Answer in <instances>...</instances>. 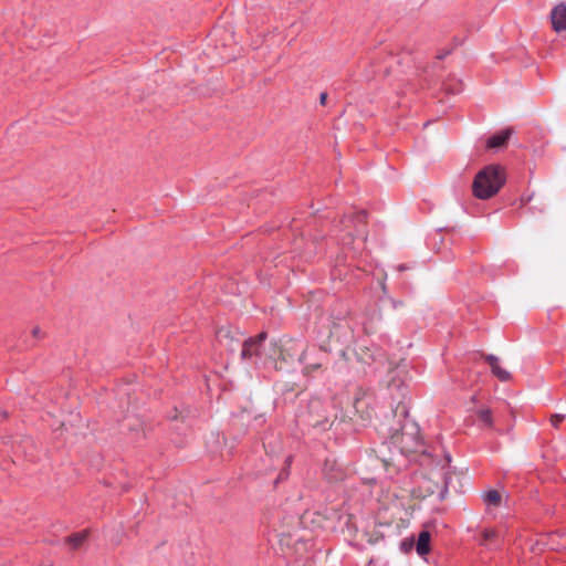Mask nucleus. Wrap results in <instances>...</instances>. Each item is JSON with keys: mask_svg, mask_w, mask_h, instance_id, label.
I'll return each instance as SVG.
<instances>
[{"mask_svg": "<svg viewBox=\"0 0 566 566\" xmlns=\"http://www.w3.org/2000/svg\"><path fill=\"white\" fill-rule=\"evenodd\" d=\"M356 231H357V233L364 234V231H361V230L357 229Z\"/></svg>", "mask_w": 566, "mask_h": 566, "instance_id": "29", "label": "nucleus"}, {"mask_svg": "<svg viewBox=\"0 0 566 566\" xmlns=\"http://www.w3.org/2000/svg\"><path fill=\"white\" fill-rule=\"evenodd\" d=\"M217 338L220 344L224 345L230 350H234L235 349L234 344L240 343V339L239 338L235 339L229 328H220L217 332Z\"/></svg>", "mask_w": 566, "mask_h": 566, "instance_id": "11", "label": "nucleus"}, {"mask_svg": "<svg viewBox=\"0 0 566 566\" xmlns=\"http://www.w3.org/2000/svg\"><path fill=\"white\" fill-rule=\"evenodd\" d=\"M565 416L564 415H553L551 417V423L552 426H554L555 428H557L559 426V423L564 420Z\"/></svg>", "mask_w": 566, "mask_h": 566, "instance_id": "22", "label": "nucleus"}, {"mask_svg": "<svg viewBox=\"0 0 566 566\" xmlns=\"http://www.w3.org/2000/svg\"><path fill=\"white\" fill-rule=\"evenodd\" d=\"M478 417L485 426H492V416L489 409H481L478 412Z\"/></svg>", "mask_w": 566, "mask_h": 566, "instance_id": "18", "label": "nucleus"}, {"mask_svg": "<svg viewBox=\"0 0 566 566\" xmlns=\"http://www.w3.org/2000/svg\"><path fill=\"white\" fill-rule=\"evenodd\" d=\"M266 338V334L260 333L256 337L245 339L243 342V348L241 352L242 359L252 360L261 359L262 356H265L268 348L264 347V340Z\"/></svg>", "mask_w": 566, "mask_h": 566, "instance_id": "4", "label": "nucleus"}, {"mask_svg": "<svg viewBox=\"0 0 566 566\" xmlns=\"http://www.w3.org/2000/svg\"><path fill=\"white\" fill-rule=\"evenodd\" d=\"M380 463H381V465L384 467L385 470H388V468L390 465V462L388 460L381 459Z\"/></svg>", "mask_w": 566, "mask_h": 566, "instance_id": "24", "label": "nucleus"}, {"mask_svg": "<svg viewBox=\"0 0 566 566\" xmlns=\"http://www.w3.org/2000/svg\"><path fill=\"white\" fill-rule=\"evenodd\" d=\"M481 535L482 538L480 541V544L484 546L488 545L489 542L494 541L499 536L497 531L494 528H485Z\"/></svg>", "mask_w": 566, "mask_h": 566, "instance_id": "17", "label": "nucleus"}, {"mask_svg": "<svg viewBox=\"0 0 566 566\" xmlns=\"http://www.w3.org/2000/svg\"><path fill=\"white\" fill-rule=\"evenodd\" d=\"M363 325L367 334H374L377 331V324L373 319L364 322Z\"/></svg>", "mask_w": 566, "mask_h": 566, "instance_id": "21", "label": "nucleus"}, {"mask_svg": "<svg viewBox=\"0 0 566 566\" xmlns=\"http://www.w3.org/2000/svg\"><path fill=\"white\" fill-rule=\"evenodd\" d=\"M485 361L490 365L492 374L501 381L511 379V373L500 365V360L494 355H484Z\"/></svg>", "mask_w": 566, "mask_h": 566, "instance_id": "8", "label": "nucleus"}, {"mask_svg": "<svg viewBox=\"0 0 566 566\" xmlns=\"http://www.w3.org/2000/svg\"><path fill=\"white\" fill-rule=\"evenodd\" d=\"M311 353L310 350L306 348L303 350V353L301 354L298 360L304 364V368H303V374L304 375H312L313 373L319 370L323 366L322 361H310L308 357H310Z\"/></svg>", "mask_w": 566, "mask_h": 566, "instance_id": "10", "label": "nucleus"}, {"mask_svg": "<svg viewBox=\"0 0 566 566\" xmlns=\"http://www.w3.org/2000/svg\"><path fill=\"white\" fill-rule=\"evenodd\" d=\"M431 534L428 531L420 532L416 543V551L419 556H424L430 552Z\"/></svg>", "mask_w": 566, "mask_h": 566, "instance_id": "12", "label": "nucleus"}, {"mask_svg": "<svg viewBox=\"0 0 566 566\" xmlns=\"http://www.w3.org/2000/svg\"><path fill=\"white\" fill-rule=\"evenodd\" d=\"M552 27L555 32L566 31V6L557 4L551 11Z\"/></svg>", "mask_w": 566, "mask_h": 566, "instance_id": "7", "label": "nucleus"}, {"mask_svg": "<svg viewBox=\"0 0 566 566\" xmlns=\"http://www.w3.org/2000/svg\"><path fill=\"white\" fill-rule=\"evenodd\" d=\"M360 359L365 364H376L378 369L386 371L381 385L391 399L390 406L395 417L401 420L399 428H381V433L389 437L390 444L401 454L420 451L422 447L420 429L413 420L408 418L406 403L408 390L403 380L405 369L401 368V360H389L381 352L373 353L369 348H361Z\"/></svg>", "mask_w": 566, "mask_h": 566, "instance_id": "1", "label": "nucleus"}, {"mask_svg": "<svg viewBox=\"0 0 566 566\" xmlns=\"http://www.w3.org/2000/svg\"><path fill=\"white\" fill-rule=\"evenodd\" d=\"M86 538H87V532L83 531V532L72 534L71 536L67 537L66 541H67V544L73 549H77L82 546V544L86 541Z\"/></svg>", "mask_w": 566, "mask_h": 566, "instance_id": "15", "label": "nucleus"}, {"mask_svg": "<svg viewBox=\"0 0 566 566\" xmlns=\"http://www.w3.org/2000/svg\"><path fill=\"white\" fill-rule=\"evenodd\" d=\"M438 489V484L432 482L429 479L423 478L422 482L419 484L418 489L413 492V494L418 497H426L436 492Z\"/></svg>", "mask_w": 566, "mask_h": 566, "instance_id": "13", "label": "nucleus"}, {"mask_svg": "<svg viewBox=\"0 0 566 566\" xmlns=\"http://www.w3.org/2000/svg\"><path fill=\"white\" fill-rule=\"evenodd\" d=\"M501 494L496 490L488 491L483 495V501L489 506H499L501 504Z\"/></svg>", "mask_w": 566, "mask_h": 566, "instance_id": "16", "label": "nucleus"}, {"mask_svg": "<svg viewBox=\"0 0 566 566\" xmlns=\"http://www.w3.org/2000/svg\"><path fill=\"white\" fill-rule=\"evenodd\" d=\"M324 473H325V476L332 482L340 481L345 476L344 471L338 467V464L334 460L333 461L327 460L325 462Z\"/></svg>", "mask_w": 566, "mask_h": 566, "instance_id": "9", "label": "nucleus"}, {"mask_svg": "<svg viewBox=\"0 0 566 566\" xmlns=\"http://www.w3.org/2000/svg\"><path fill=\"white\" fill-rule=\"evenodd\" d=\"M293 343L287 342L285 345H282L277 342L270 343V346L265 353V358L273 360L274 368L276 370L283 369V364L287 360H293L294 354Z\"/></svg>", "mask_w": 566, "mask_h": 566, "instance_id": "3", "label": "nucleus"}, {"mask_svg": "<svg viewBox=\"0 0 566 566\" xmlns=\"http://www.w3.org/2000/svg\"><path fill=\"white\" fill-rule=\"evenodd\" d=\"M446 492H447V489H446V488H443V490H442V491H441V493H440V499H441V500L444 497V493H446Z\"/></svg>", "mask_w": 566, "mask_h": 566, "instance_id": "26", "label": "nucleus"}, {"mask_svg": "<svg viewBox=\"0 0 566 566\" xmlns=\"http://www.w3.org/2000/svg\"><path fill=\"white\" fill-rule=\"evenodd\" d=\"M510 136H511V130H509V129L503 130L499 134H495L488 139L486 147L488 148H500L503 145H505V143L507 142Z\"/></svg>", "mask_w": 566, "mask_h": 566, "instance_id": "14", "label": "nucleus"}, {"mask_svg": "<svg viewBox=\"0 0 566 566\" xmlns=\"http://www.w3.org/2000/svg\"><path fill=\"white\" fill-rule=\"evenodd\" d=\"M415 546V538L413 537H409V538H406L405 541H402L401 543V549L405 552V553H408L410 552Z\"/></svg>", "mask_w": 566, "mask_h": 566, "instance_id": "20", "label": "nucleus"}, {"mask_svg": "<svg viewBox=\"0 0 566 566\" xmlns=\"http://www.w3.org/2000/svg\"><path fill=\"white\" fill-rule=\"evenodd\" d=\"M32 335H33L34 337H39V336H40V328H39V327H34V328L32 329Z\"/></svg>", "mask_w": 566, "mask_h": 566, "instance_id": "25", "label": "nucleus"}, {"mask_svg": "<svg viewBox=\"0 0 566 566\" xmlns=\"http://www.w3.org/2000/svg\"><path fill=\"white\" fill-rule=\"evenodd\" d=\"M310 412L313 413V419L310 420V424L313 427H325L329 421V417L325 415L324 406L321 400L315 399L310 402Z\"/></svg>", "mask_w": 566, "mask_h": 566, "instance_id": "6", "label": "nucleus"}, {"mask_svg": "<svg viewBox=\"0 0 566 566\" xmlns=\"http://www.w3.org/2000/svg\"><path fill=\"white\" fill-rule=\"evenodd\" d=\"M366 213L365 211H359L355 214L353 219H348L346 222H355V227H363L365 224Z\"/></svg>", "mask_w": 566, "mask_h": 566, "instance_id": "19", "label": "nucleus"}, {"mask_svg": "<svg viewBox=\"0 0 566 566\" xmlns=\"http://www.w3.org/2000/svg\"><path fill=\"white\" fill-rule=\"evenodd\" d=\"M326 99H327V94L326 93H322L321 96H319L321 104L325 105L326 104Z\"/></svg>", "mask_w": 566, "mask_h": 566, "instance_id": "23", "label": "nucleus"}, {"mask_svg": "<svg viewBox=\"0 0 566 566\" xmlns=\"http://www.w3.org/2000/svg\"><path fill=\"white\" fill-rule=\"evenodd\" d=\"M446 54H448V52L441 53V55H438V59H442Z\"/></svg>", "mask_w": 566, "mask_h": 566, "instance_id": "28", "label": "nucleus"}, {"mask_svg": "<svg viewBox=\"0 0 566 566\" xmlns=\"http://www.w3.org/2000/svg\"><path fill=\"white\" fill-rule=\"evenodd\" d=\"M505 182L504 168L500 165H489L480 170L472 184L473 195L482 200L495 196Z\"/></svg>", "mask_w": 566, "mask_h": 566, "instance_id": "2", "label": "nucleus"}, {"mask_svg": "<svg viewBox=\"0 0 566 566\" xmlns=\"http://www.w3.org/2000/svg\"><path fill=\"white\" fill-rule=\"evenodd\" d=\"M279 543L282 547H286L289 549H294L295 552L300 551V546H304L302 542L303 536L298 534L297 530L293 532H280L279 533Z\"/></svg>", "mask_w": 566, "mask_h": 566, "instance_id": "5", "label": "nucleus"}, {"mask_svg": "<svg viewBox=\"0 0 566 566\" xmlns=\"http://www.w3.org/2000/svg\"><path fill=\"white\" fill-rule=\"evenodd\" d=\"M446 54H448V52L441 53V55H438V59H442Z\"/></svg>", "mask_w": 566, "mask_h": 566, "instance_id": "27", "label": "nucleus"}]
</instances>
